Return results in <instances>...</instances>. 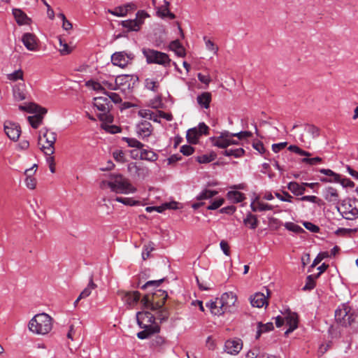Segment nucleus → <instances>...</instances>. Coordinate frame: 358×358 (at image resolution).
Instances as JSON below:
<instances>
[{
  "label": "nucleus",
  "mask_w": 358,
  "mask_h": 358,
  "mask_svg": "<svg viewBox=\"0 0 358 358\" xmlns=\"http://www.w3.org/2000/svg\"><path fill=\"white\" fill-rule=\"evenodd\" d=\"M141 294L138 291L123 292L121 293L122 301L129 306H135L139 301Z\"/></svg>",
  "instance_id": "18"
},
{
  "label": "nucleus",
  "mask_w": 358,
  "mask_h": 358,
  "mask_svg": "<svg viewBox=\"0 0 358 358\" xmlns=\"http://www.w3.org/2000/svg\"><path fill=\"white\" fill-rule=\"evenodd\" d=\"M4 131L10 140L16 141L20 136L21 129L16 123L6 122L4 124Z\"/></svg>",
  "instance_id": "16"
},
{
  "label": "nucleus",
  "mask_w": 358,
  "mask_h": 358,
  "mask_svg": "<svg viewBox=\"0 0 358 358\" xmlns=\"http://www.w3.org/2000/svg\"><path fill=\"white\" fill-rule=\"evenodd\" d=\"M211 142L214 146L227 149L230 145V139H224L222 137H211Z\"/></svg>",
  "instance_id": "34"
},
{
  "label": "nucleus",
  "mask_w": 358,
  "mask_h": 358,
  "mask_svg": "<svg viewBox=\"0 0 358 358\" xmlns=\"http://www.w3.org/2000/svg\"><path fill=\"white\" fill-rule=\"evenodd\" d=\"M142 52L148 64H157L164 67L171 65V59L166 53L150 48H143Z\"/></svg>",
  "instance_id": "7"
},
{
  "label": "nucleus",
  "mask_w": 358,
  "mask_h": 358,
  "mask_svg": "<svg viewBox=\"0 0 358 358\" xmlns=\"http://www.w3.org/2000/svg\"><path fill=\"white\" fill-rule=\"evenodd\" d=\"M43 138H45L48 145H43L41 149L45 155H52L55 152L54 145L56 141V134L53 131H46L43 134Z\"/></svg>",
  "instance_id": "15"
},
{
  "label": "nucleus",
  "mask_w": 358,
  "mask_h": 358,
  "mask_svg": "<svg viewBox=\"0 0 358 358\" xmlns=\"http://www.w3.org/2000/svg\"><path fill=\"white\" fill-rule=\"evenodd\" d=\"M227 196L234 203H240L245 199V194L238 191H229L227 192Z\"/></svg>",
  "instance_id": "36"
},
{
  "label": "nucleus",
  "mask_w": 358,
  "mask_h": 358,
  "mask_svg": "<svg viewBox=\"0 0 358 358\" xmlns=\"http://www.w3.org/2000/svg\"><path fill=\"white\" fill-rule=\"evenodd\" d=\"M275 196L282 201L292 202L293 196L286 191H282V194L275 192Z\"/></svg>",
  "instance_id": "52"
},
{
  "label": "nucleus",
  "mask_w": 358,
  "mask_h": 358,
  "mask_svg": "<svg viewBox=\"0 0 358 358\" xmlns=\"http://www.w3.org/2000/svg\"><path fill=\"white\" fill-rule=\"evenodd\" d=\"M224 203L223 198H220L211 202L210 205L207 207L208 210H216L220 208Z\"/></svg>",
  "instance_id": "58"
},
{
  "label": "nucleus",
  "mask_w": 358,
  "mask_h": 358,
  "mask_svg": "<svg viewBox=\"0 0 358 358\" xmlns=\"http://www.w3.org/2000/svg\"><path fill=\"white\" fill-rule=\"evenodd\" d=\"M217 155L215 152H212L210 154L203 155L198 156L196 158V161L199 164H207L214 161Z\"/></svg>",
  "instance_id": "39"
},
{
  "label": "nucleus",
  "mask_w": 358,
  "mask_h": 358,
  "mask_svg": "<svg viewBox=\"0 0 358 358\" xmlns=\"http://www.w3.org/2000/svg\"><path fill=\"white\" fill-rule=\"evenodd\" d=\"M164 280V278L157 280H149L141 287L144 290L152 288L150 290V293L145 294L143 297L141 303L145 309L157 311V320H159L160 322L166 321L169 317L168 309L164 307L166 300L168 298L167 292L162 289H155L159 287Z\"/></svg>",
  "instance_id": "1"
},
{
  "label": "nucleus",
  "mask_w": 358,
  "mask_h": 358,
  "mask_svg": "<svg viewBox=\"0 0 358 358\" xmlns=\"http://www.w3.org/2000/svg\"><path fill=\"white\" fill-rule=\"evenodd\" d=\"M243 343L240 339L228 340L225 342L224 350L230 355H237L242 349Z\"/></svg>",
  "instance_id": "19"
},
{
  "label": "nucleus",
  "mask_w": 358,
  "mask_h": 358,
  "mask_svg": "<svg viewBox=\"0 0 358 358\" xmlns=\"http://www.w3.org/2000/svg\"><path fill=\"white\" fill-rule=\"evenodd\" d=\"M165 340L163 337L159 336H156L151 341V345L153 347H157L161 346L164 343Z\"/></svg>",
  "instance_id": "64"
},
{
  "label": "nucleus",
  "mask_w": 358,
  "mask_h": 358,
  "mask_svg": "<svg viewBox=\"0 0 358 358\" xmlns=\"http://www.w3.org/2000/svg\"><path fill=\"white\" fill-rule=\"evenodd\" d=\"M287 189L296 196H301L306 192L303 182L299 184L297 182H289L287 186Z\"/></svg>",
  "instance_id": "25"
},
{
  "label": "nucleus",
  "mask_w": 358,
  "mask_h": 358,
  "mask_svg": "<svg viewBox=\"0 0 358 358\" xmlns=\"http://www.w3.org/2000/svg\"><path fill=\"white\" fill-rule=\"evenodd\" d=\"M145 87L151 91L153 92H157L159 85L158 82L150 79V78H146L145 80Z\"/></svg>",
  "instance_id": "45"
},
{
  "label": "nucleus",
  "mask_w": 358,
  "mask_h": 358,
  "mask_svg": "<svg viewBox=\"0 0 358 358\" xmlns=\"http://www.w3.org/2000/svg\"><path fill=\"white\" fill-rule=\"evenodd\" d=\"M209 127L204 123L200 122L197 127L191 128L187 130L186 138L188 143L196 144L199 138L203 134H208Z\"/></svg>",
  "instance_id": "9"
},
{
  "label": "nucleus",
  "mask_w": 358,
  "mask_h": 358,
  "mask_svg": "<svg viewBox=\"0 0 358 358\" xmlns=\"http://www.w3.org/2000/svg\"><path fill=\"white\" fill-rule=\"evenodd\" d=\"M156 319H157V315L155 317L148 311H141L136 313L137 323L141 328L144 329L137 334L138 338L145 339L159 331V327L155 324Z\"/></svg>",
  "instance_id": "2"
},
{
  "label": "nucleus",
  "mask_w": 358,
  "mask_h": 358,
  "mask_svg": "<svg viewBox=\"0 0 358 358\" xmlns=\"http://www.w3.org/2000/svg\"><path fill=\"white\" fill-rule=\"evenodd\" d=\"M288 150H290L291 152L296 153L301 156H305V157H311L312 156V154L310 152L303 150L301 148H300L299 147L294 145H289L288 148Z\"/></svg>",
  "instance_id": "47"
},
{
  "label": "nucleus",
  "mask_w": 358,
  "mask_h": 358,
  "mask_svg": "<svg viewBox=\"0 0 358 358\" xmlns=\"http://www.w3.org/2000/svg\"><path fill=\"white\" fill-rule=\"evenodd\" d=\"M296 200L302 201H309L313 203L320 204L322 200L316 196H302L301 197L297 198Z\"/></svg>",
  "instance_id": "51"
},
{
  "label": "nucleus",
  "mask_w": 358,
  "mask_h": 358,
  "mask_svg": "<svg viewBox=\"0 0 358 358\" xmlns=\"http://www.w3.org/2000/svg\"><path fill=\"white\" fill-rule=\"evenodd\" d=\"M303 226L305 227V228L306 229H308L310 231L313 232V233H317V232H319V231H320V227L318 226H317L310 222H304Z\"/></svg>",
  "instance_id": "62"
},
{
  "label": "nucleus",
  "mask_w": 358,
  "mask_h": 358,
  "mask_svg": "<svg viewBox=\"0 0 358 358\" xmlns=\"http://www.w3.org/2000/svg\"><path fill=\"white\" fill-rule=\"evenodd\" d=\"M22 41L26 48L30 51H35L37 50V38L36 36L31 33H25L22 37Z\"/></svg>",
  "instance_id": "20"
},
{
  "label": "nucleus",
  "mask_w": 358,
  "mask_h": 358,
  "mask_svg": "<svg viewBox=\"0 0 358 358\" xmlns=\"http://www.w3.org/2000/svg\"><path fill=\"white\" fill-rule=\"evenodd\" d=\"M322 162H323L322 158H321L320 157H312V158L310 157H306L301 159L302 163L308 164L310 166H314V165H317L318 164H321V163H322Z\"/></svg>",
  "instance_id": "44"
},
{
  "label": "nucleus",
  "mask_w": 358,
  "mask_h": 358,
  "mask_svg": "<svg viewBox=\"0 0 358 358\" xmlns=\"http://www.w3.org/2000/svg\"><path fill=\"white\" fill-rule=\"evenodd\" d=\"M140 159L149 162H155L158 159V155L151 149H141Z\"/></svg>",
  "instance_id": "26"
},
{
  "label": "nucleus",
  "mask_w": 358,
  "mask_h": 358,
  "mask_svg": "<svg viewBox=\"0 0 358 358\" xmlns=\"http://www.w3.org/2000/svg\"><path fill=\"white\" fill-rule=\"evenodd\" d=\"M123 141H125L129 147L142 149L144 145L134 138L124 137Z\"/></svg>",
  "instance_id": "43"
},
{
  "label": "nucleus",
  "mask_w": 358,
  "mask_h": 358,
  "mask_svg": "<svg viewBox=\"0 0 358 358\" xmlns=\"http://www.w3.org/2000/svg\"><path fill=\"white\" fill-rule=\"evenodd\" d=\"M234 136L235 137H238L239 140H242L243 138L251 137L252 136V133L251 131H244L238 133H234Z\"/></svg>",
  "instance_id": "63"
},
{
  "label": "nucleus",
  "mask_w": 358,
  "mask_h": 358,
  "mask_svg": "<svg viewBox=\"0 0 358 358\" xmlns=\"http://www.w3.org/2000/svg\"><path fill=\"white\" fill-rule=\"evenodd\" d=\"M243 223L245 225H250V227L252 229H255L258 226V220L255 215L248 213L246 217L243 220Z\"/></svg>",
  "instance_id": "40"
},
{
  "label": "nucleus",
  "mask_w": 358,
  "mask_h": 358,
  "mask_svg": "<svg viewBox=\"0 0 358 358\" xmlns=\"http://www.w3.org/2000/svg\"><path fill=\"white\" fill-rule=\"evenodd\" d=\"M343 208V213L347 220H354L358 217V201L356 199H350L344 201L342 204Z\"/></svg>",
  "instance_id": "13"
},
{
  "label": "nucleus",
  "mask_w": 358,
  "mask_h": 358,
  "mask_svg": "<svg viewBox=\"0 0 358 358\" xmlns=\"http://www.w3.org/2000/svg\"><path fill=\"white\" fill-rule=\"evenodd\" d=\"M107 185L112 192L116 194H132L137 191L129 180L124 177L122 174L112 173L109 176V180H103L101 182V187Z\"/></svg>",
  "instance_id": "3"
},
{
  "label": "nucleus",
  "mask_w": 358,
  "mask_h": 358,
  "mask_svg": "<svg viewBox=\"0 0 358 358\" xmlns=\"http://www.w3.org/2000/svg\"><path fill=\"white\" fill-rule=\"evenodd\" d=\"M285 322L289 326L288 329L285 332V335H288L298 327V317L294 313H289L285 317Z\"/></svg>",
  "instance_id": "22"
},
{
  "label": "nucleus",
  "mask_w": 358,
  "mask_h": 358,
  "mask_svg": "<svg viewBox=\"0 0 358 358\" xmlns=\"http://www.w3.org/2000/svg\"><path fill=\"white\" fill-rule=\"evenodd\" d=\"M19 109L22 111L36 113L34 116L28 117L29 124L34 129H37L39 127L42 122L43 115L47 113V110L45 108H42L34 103H31L27 106L20 105Z\"/></svg>",
  "instance_id": "5"
},
{
  "label": "nucleus",
  "mask_w": 358,
  "mask_h": 358,
  "mask_svg": "<svg viewBox=\"0 0 358 358\" xmlns=\"http://www.w3.org/2000/svg\"><path fill=\"white\" fill-rule=\"evenodd\" d=\"M108 12L118 17H124L127 15V9L123 6H117L113 10H109Z\"/></svg>",
  "instance_id": "54"
},
{
  "label": "nucleus",
  "mask_w": 358,
  "mask_h": 358,
  "mask_svg": "<svg viewBox=\"0 0 358 358\" xmlns=\"http://www.w3.org/2000/svg\"><path fill=\"white\" fill-rule=\"evenodd\" d=\"M13 96L17 101H22L26 99L24 85L19 84L13 87Z\"/></svg>",
  "instance_id": "29"
},
{
  "label": "nucleus",
  "mask_w": 358,
  "mask_h": 358,
  "mask_svg": "<svg viewBox=\"0 0 358 358\" xmlns=\"http://www.w3.org/2000/svg\"><path fill=\"white\" fill-rule=\"evenodd\" d=\"M250 207L252 210L254 212H262L266 210H272L273 209V207L271 205L263 202H257V203L252 202Z\"/></svg>",
  "instance_id": "35"
},
{
  "label": "nucleus",
  "mask_w": 358,
  "mask_h": 358,
  "mask_svg": "<svg viewBox=\"0 0 358 358\" xmlns=\"http://www.w3.org/2000/svg\"><path fill=\"white\" fill-rule=\"evenodd\" d=\"M8 78L12 81H16L17 80H22L23 71L21 69L15 71L14 72L8 75Z\"/></svg>",
  "instance_id": "57"
},
{
  "label": "nucleus",
  "mask_w": 358,
  "mask_h": 358,
  "mask_svg": "<svg viewBox=\"0 0 358 358\" xmlns=\"http://www.w3.org/2000/svg\"><path fill=\"white\" fill-rule=\"evenodd\" d=\"M319 172L327 176L320 178V180L322 182H338L340 181V175L331 169H321Z\"/></svg>",
  "instance_id": "21"
},
{
  "label": "nucleus",
  "mask_w": 358,
  "mask_h": 358,
  "mask_svg": "<svg viewBox=\"0 0 358 358\" xmlns=\"http://www.w3.org/2000/svg\"><path fill=\"white\" fill-rule=\"evenodd\" d=\"M106 95L109 100L110 99L115 103H120L122 101L121 96L117 93L107 92Z\"/></svg>",
  "instance_id": "59"
},
{
  "label": "nucleus",
  "mask_w": 358,
  "mask_h": 358,
  "mask_svg": "<svg viewBox=\"0 0 358 358\" xmlns=\"http://www.w3.org/2000/svg\"><path fill=\"white\" fill-rule=\"evenodd\" d=\"M29 331L38 335H45L52 329V318L46 313L36 315L29 322Z\"/></svg>",
  "instance_id": "4"
},
{
  "label": "nucleus",
  "mask_w": 358,
  "mask_h": 358,
  "mask_svg": "<svg viewBox=\"0 0 358 358\" xmlns=\"http://www.w3.org/2000/svg\"><path fill=\"white\" fill-rule=\"evenodd\" d=\"M315 280L313 279V277L309 275L306 277V285L302 289L303 291H310L315 288Z\"/></svg>",
  "instance_id": "49"
},
{
  "label": "nucleus",
  "mask_w": 358,
  "mask_h": 358,
  "mask_svg": "<svg viewBox=\"0 0 358 358\" xmlns=\"http://www.w3.org/2000/svg\"><path fill=\"white\" fill-rule=\"evenodd\" d=\"M13 14L16 20L17 23L19 24H27V21L29 20L27 15L20 9H13Z\"/></svg>",
  "instance_id": "32"
},
{
  "label": "nucleus",
  "mask_w": 358,
  "mask_h": 358,
  "mask_svg": "<svg viewBox=\"0 0 358 358\" xmlns=\"http://www.w3.org/2000/svg\"><path fill=\"white\" fill-rule=\"evenodd\" d=\"M285 228L289 231H294L295 233H301L304 232V230L303 228H301L300 226L293 223V222H287L285 225Z\"/></svg>",
  "instance_id": "55"
},
{
  "label": "nucleus",
  "mask_w": 358,
  "mask_h": 358,
  "mask_svg": "<svg viewBox=\"0 0 358 358\" xmlns=\"http://www.w3.org/2000/svg\"><path fill=\"white\" fill-rule=\"evenodd\" d=\"M252 147L254 149H255L257 151H258L260 154L264 155V157L265 159H268L267 155H269V152H266V150L264 146V144L261 141H257L255 143H253Z\"/></svg>",
  "instance_id": "48"
},
{
  "label": "nucleus",
  "mask_w": 358,
  "mask_h": 358,
  "mask_svg": "<svg viewBox=\"0 0 358 358\" xmlns=\"http://www.w3.org/2000/svg\"><path fill=\"white\" fill-rule=\"evenodd\" d=\"M94 106L100 111L98 118L100 121L112 122L113 117L109 114L112 105L107 97L99 96L94 99Z\"/></svg>",
  "instance_id": "8"
},
{
  "label": "nucleus",
  "mask_w": 358,
  "mask_h": 358,
  "mask_svg": "<svg viewBox=\"0 0 358 358\" xmlns=\"http://www.w3.org/2000/svg\"><path fill=\"white\" fill-rule=\"evenodd\" d=\"M335 320L342 326H351L355 324V310L348 303H343L335 311Z\"/></svg>",
  "instance_id": "6"
},
{
  "label": "nucleus",
  "mask_w": 358,
  "mask_h": 358,
  "mask_svg": "<svg viewBox=\"0 0 358 358\" xmlns=\"http://www.w3.org/2000/svg\"><path fill=\"white\" fill-rule=\"evenodd\" d=\"M114 159L119 162H124L125 161V154L121 150H117L113 152Z\"/></svg>",
  "instance_id": "60"
},
{
  "label": "nucleus",
  "mask_w": 358,
  "mask_h": 358,
  "mask_svg": "<svg viewBox=\"0 0 358 358\" xmlns=\"http://www.w3.org/2000/svg\"><path fill=\"white\" fill-rule=\"evenodd\" d=\"M324 196V199L329 202L335 203L338 201V194L337 190L332 187H329L326 189Z\"/></svg>",
  "instance_id": "33"
},
{
  "label": "nucleus",
  "mask_w": 358,
  "mask_h": 358,
  "mask_svg": "<svg viewBox=\"0 0 358 358\" xmlns=\"http://www.w3.org/2000/svg\"><path fill=\"white\" fill-rule=\"evenodd\" d=\"M217 299L215 301H210L206 303V306L210 309L213 314L215 315H221L223 313L222 308H221L220 303H217Z\"/></svg>",
  "instance_id": "38"
},
{
  "label": "nucleus",
  "mask_w": 358,
  "mask_h": 358,
  "mask_svg": "<svg viewBox=\"0 0 358 358\" xmlns=\"http://www.w3.org/2000/svg\"><path fill=\"white\" fill-rule=\"evenodd\" d=\"M116 201L122 203L126 206H133L137 205L139 202L132 198L117 196L115 199Z\"/></svg>",
  "instance_id": "46"
},
{
  "label": "nucleus",
  "mask_w": 358,
  "mask_h": 358,
  "mask_svg": "<svg viewBox=\"0 0 358 358\" xmlns=\"http://www.w3.org/2000/svg\"><path fill=\"white\" fill-rule=\"evenodd\" d=\"M198 104L203 108L208 109L212 101V95L210 92H203L199 94L196 97Z\"/></svg>",
  "instance_id": "23"
},
{
  "label": "nucleus",
  "mask_w": 358,
  "mask_h": 358,
  "mask_svg": "<svg viewBox=\"0 0 358 358\" xmlns=\"http://www.w3.org/2000/svg\"><path fill=\"white\" fill-rule=\"evenodd\" d=\"M136 132L143 139L149 137L152 132V126L148 121L143 120L136 125Z\"/></svg>",
  "instance_id": "17"
},
{
  "label": "nucleus",
  "mask_w": 358,
  "mask_h": 358,
  "mask_svg": "<svg viewBox=\"0 0 358 358\" xmlns=\"http://www.w3.org/2000/svg\"><path fill=\"white\" fill-rule=\"evenodd\" d=\"M36 170H34V167L27 169L24 172V174L27 176L25 183L26 186L31 189H34L36 185V179L31 177V175L34 173Z\"/></svg>",
  "instance_id": "30"
},
{
  "label": "nucleus",
  "mask_w": 358,
  "mask_h": 358,
  "mask_svg": "<svg viewBox=\"0 0 358 358\" xmlns=\"http://www.w3.org/2000/svg\"><path fill=\"white\" fill-rule=\"evenodd\" d=\"M127 171L131 177L138 180H144L149 176V169L143 164L131 162L127 165Z\"/></svg>",
  "instance_id": "11"
},
{
  "label": "nucleus",
  "mask_w": 358,
  "mask_h": 358,
  "mask_svg": "<svg viewBox=\"0 0 358 358\" xmlns=\"http://www.w3.org/2000/svg\"><path fill=\"white\" fill-rule=\"evenodd\" d=\"M157 13V15L162 18L168 17L170 19L173 20L176 17L175 15L170 12L169 8H167V6H162L159 8H158Z\"/></svg>",
  "instance_id": "41"
},
{
  "label": "nucleus",
  "mask_w": 358,
  "mask_h": 358,
  "mask_svg": "<svg viewBox=\"0 0 358 358\" xmlns=\"http://www.w3.org/2000/svg\"><path fill=\"white\" fill-rule=\"evenodd\" d=\"M194 151V148L189 145H184L180 148V152L185 156L191 155Z\"/></svg>",
  "instance_id": "61"
},
{
  "label": "nucleus",
  "mask_w": 358,
  "mask_h": 358,
  "mask_svg": "<svg viewBox=\"0 0 358 358\" xmlns=\"http://www.w3.org/2000/svg\"><path fill=\"white\" fill-rule=\"evenodd\" d=\"M250 303L252 306L262 308L264 304H268L266 297L263 293H256L250 298Z\"/></svg>",
  "instance_id": "24"
},
{
  "label": "nucleus",
  "mask_w": 358,
  "mask_h": 358,
  "mask_svg": "<svg viewBox=\"0 0 358 358\" xmlns=\"http://www.w3.org/2000/svg\"><path fill=\"white\" fill-rule=\"evenodd\" d=\"M245 150L242 148H227L222 152V155L227 157H234L235 158H239L243 156Z\"/></svg>",
  "instance_id": "31"
},
{
  "label": "nucleus",
  "mask_w": 358,
  "mask_h": 358,
  "mask_svg": "<svg viewBox=\"0 0 358 358\" xmlns=\"http://www.w3.org/2000/svg\"><path fill=\"white\" fill-rule=\"evenodd\" d=\"M134 57V55L131 52H116L111 56V62L114 66L124 69L131 63Z\"/></svg>",
  "instance_id": "10"
},
{
  "label": "nucleus",
  "mask_w": 358,
  "mask_h": 358,
  "mask_svg": "<svg viewBox=\"0 0 358 358\" xmlns=\"http://www.w3.org/2000/svg\"><path fill=\"white\" fill-rule=\"evenodd\" d=\"M306 130L312 135L313 138H317L320 136V129L313 124H307Z\"/></svg>",
  "instance_id": "56"
},
{
  "label": "nucleus",
  "mask_w": 358,
  "mask_h": 358,
  "mask_svg": "<svg viewBox=\"0 0 358 358\" xmlns=\"http://www.w3.org/2000/svg\"><path fill=\"white\" fill-rule=\"evenodd\" d=\"M258 329L257 331L256 338L258 339L262 333L268 332L273 329V324L272 322H267L266 324H262L259 322L257 324Z\"/></svg>",
  "instance_id": "37"
},
{
  "label": "nucleus",
  "mask_w": 358,
  "mask_h": 358,
  "mask_svg": "<svg viewBox=\"0 0 358 358\" xmlns=\"http://www.w3.org/2000/svg\"><path fill=\"white\" fill-rule=\"evenodd\" d=\"M169 49L174 51L178 57H183L185 55V50L178 40H174L169 44Z\"/></svg>",
  "instance_id": "28"
},
{
  "label": "nucleus",
  "mask_w": 358,
  "mask_h": 358,
  "mask_svg": "<svg viewBox=\"0 0 358 358\" xmlns=\"http://www.w3.org/2000/svg\"><path fill=\"white\" fill-rule=\"evenodd\" d=\"M217 193H218L217 191L205 189L199 194L197 195L196 199L197 200L209 199L215 196L216 194H217Z\"/></svg>",
  "instance_id": "42"
},
{
  "label": "nucleus",
  "mask_w": 358,
  "mask_h": 358,
  "mask_svg": "<svg viewBox=\"0 0 358 358\" xmlns=\"http://www.w3.org/2000/svg\"><path fill=\"white\" fill-rule=\"evenodd\" d=\"M138 114L140 117L143 118H147L148 120H153L154 121H157V118L152 117L154 113L150 110L141 109L138 111Z\"/></svg>",
  "instance_id": "53"
},
{
  "label": "nucleus",
  "mask_w": 358,
  "mask_h": 358,
  "mask_svg": "<svg viewBox=\"0 0 358 358\" xmlns=\"http://www.w3.org/2000/svg\"><path fill=\"white\" fill-rule=\"evenodd\" d=\"M96 287V285L93 281V275H91V276L90 277V280L87 287L81 292V293L78 296V300H81L89 296L91 294L92 291Z\"/></svg>",
  "instance_id": "27"
},
{
  "label": "nucleus",
  "mask_w": 358,
  "mask_h": 358,
  "mask_svg": "<svg viewBox=\"0 0 358 358\" xmlns=\"http://www.w3.org/2000/svg\"><path fill=\"white\" fill-rule=\"evenodd\" d=\"M86 85H87V86L92 87L94 90L101 92L104 94H106L107 92L106 91L105 88L103 87V85L98 82L93 81V80H89L88 82H87Z\"/></svg>",
  "instance_id": "50"
},
{
  "label": "nucleus",
  "mask_w": 358,
  "mask_h": 358,
  "mask_svg": "<svg viewBox=\"0 0 358 358\" xmlns=\"http://www.w3.org/2000/svg\"><path fill=\"white\" fill-rule=\"evenodd\" d=\"M147 16L148 15L145 11H138L136 19L124 20L122 22V25L127 29L128 31H138Z\"/></svg>",
  "instance_id": "14"
},
{
  "label": "nucleus",
  "mask_w": 358,
  "mask_h": 358,
  "mask_svg": "<svg viewBox=\"0 0 358 358\" xmlns=\"http://www.w3.org/2000/svg\"><path fill=\"white\" fill-rule=\"evenodd\" d=\"M236 300V296L233 292H226L217 300V303H220V308H222L223 313L226 312L232 313L236 310L235 303Z\"/></svg>",
  "instance_id": "12"
}]
</instances>
